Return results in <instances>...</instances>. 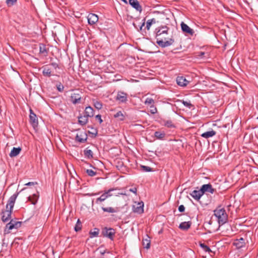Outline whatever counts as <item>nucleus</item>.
<instances>
[{"instance_id": "obj_1", "label": "nucleus", "mask_w": 258, "mask_h": 258, "mask_svg": "<svg viewBox=\"0 0 258 258\" xmlns=\"http://www.w3.org/2000/svg\"><path fill=\"white\" fill-rule=\"evenodd\" d=\"M16 200V194L12 195L8 200L6 208L1 213L2 220L4 222L9 220L11 218L12 210L13 209Z\"/></svg>"}, {"instance_id": "obj_2", "label": "nucleus", "mask_w": 258, "mask_h": 258, "mask_svg": "<svg viewBox=\"0 0 258 258\" xmlns=\"http://www.w3.org/2000/svg\"><path fill=\"white\" fill-rule=\"evenodd\" d=\"M168 28L167 27H162L158 30L156 29V42L162 47H166L172 45L174 42V40L170 39L169 40H163L161 36L162 35H167Z\"/></svg>"}, {"instance_id": "obj_3", "label": "nucleus", "mask_w": 258, "mask_h": 258, "mask_svg": "<svg viewBox=\"0 0 258 258\" xmlns=\"http://www.w3.org/2000/svg\"><path fill=\"white\" fill-rule=\"evenodd\" d=\"M214 215L218 219V221L219 224L223 225L227 222L228 220V215L224 208H221V207H218L214 210Z\"/></svg>"}, {"instance_id": "obj_4", "label": "nucleus", "mask_w": 258, "mask_h": 258, "mask_svg": "<svg viewBox=\"0 0 258 258\" xmlns=\"http://www.w3.org/2000/svg\"><path fill=\"white\" fill-rule=\"evenodd\" d=\"M117 188H111L108 190H105L104 192L101 195V196L96 199L95 203L97 204H100L101 203L104 202L109 197L113 196L112 192L116 190Z\"/></svg>"}, {"instance_id": "obj_5", "label": "nucleus", "mask_w": 258, "mask_h": 258, "mask_svg": "<svg viewBox=\"0 0 258 258\" xmlns=\"http://www.w3.org/2000/svg\"><path fill=\"white\" fill-rule=\"evenodd\" d=\"M115 234V231L112 228L104 227L102 230V235L113 240Z\"/></svg>"}, {"instance_id": "obj_6", "label": "nucleus", "mask_w": 258, "mask_h": 258, "mask_svg": "<svg viewBox=\"0 0 258 258\" xmlns=\"http://www.w3.org/2000/svg\"><path fill=\"white\" fill-rule=\"evenodd\" d=\"M70 98V101L73 104H80L82 100L81 93L80 91L73 92L71 93Z\"/></svg>"}, {"instance_id": "obj_7", "label": "nucleus", "mask_w": 258, "mask_h": 258, "mask_svg": "<svg viewBox=\"0 0 258 258\" xmlns=\"http://www.w3.org/2000/svg\"><path fill=\"white\" fill-rule=\"evenodd\" d=\"M30 122L34 128L38 126V122L36 115L33 112L32 109L30 110Z\"/></svg>"}, {"instance_id": "obj_8", "label": "nucleus", "mask_w": 258, "mask_h": 258, "mask_svg": "<svg viewBox=\"0 0 258 258\" xmlns=\"http://www.w3.org/2000/svg\"><path fill=\"white\" fill-rule=\"evenodd\" d=\"M180 25L181 30L184 33L188 34L190 36H192L194 34V30L190 28L187 25L185 24L184 22H181Z\"/></svg>"}, {"instance_id": "obj_9", "label": "nucleus", "mask_w": 258, "mask_h": 258, "mask_svg": "<svg viewBox=\"0 0 258 258\" xmlns=\"http://www.w3.org/2000/svg\"><path fill=\"white\" fill-rule=\"evenodd\" d=\"M144 203L143 202H139L133 205V211L135 213L142 214L144 212Z\"/></svg>"}, {"instance_id": "obj_10", "label": "nucleus", "mask_w": 258, "mask_h": 258, "mask_svg": "<svg viewBox=\"0 0 258 258\" xmlns=\"http://www.w3.org/2000/svg\"><path fill=\"white\" fill-rule=\"evenodd\" d=\"M127 95L126 93L122 91H119L117 93L116 100L121 103H125L127 100Z\"/></svg>"}, {"instance_id": "obj_11", "label": "nucleus", "mask_w": 258, "mask_h": 258, "mask_svg": "<svg viewBox=\"0 0 258 258\" xmlns=\"http://www.w3.org/2000/svg\"><path fill=\"white\" fill-rule=\"evenodd\" d=\"M88 22L90 25H94L98 21V16L96 14L90 13L87 17Z\"/></svg>"}, {"instance_id": "obj_12", "label": "nucleus", "mask_w": 258, "mask_h": 258, "mask_svg": "<svg viewBox=\"0 0 258 258\" xmlns=\"http://www.w3.org/2000/svg\"><path fill=\"white\" fill-rule=\"evenodd\" d=\"M233 245H235L237 249H240L245 246V239L243 238L235 239L233 242Z\"/></svg>"}, {"instance_id": "obj_13", "label": "nucleus", "mask_w": 258, "mask_h": 258, "mask_svg": "<svg viewBox=\"0 0 258 258\" xmlns=\"http://www.w3.org/2000/svg\"><path fill=\"white\" fill-rule=\"evenodd\" d=\"M201 188L202 191H203V194L206 192L213 194L215 190V189L212 187V185L210 183L203 185Z\"/></svg>"}, {"instance_id": "obj_14", "label": "nucleus", "mask_w": 258, "mask_h": 258, "mask_svg": "<svg viewBox=\"0 0 258 258\" xmlns=\"http://www.w3.org/2000/svg\"><path fill=\"white\" fill-rule=\"evenodd\" d=\"M176 82L179 86L181 87H185L189 83V81L182 76L177 77Z\"/></svg>"}, {"instance_id": "obj_15", "label": "nucleus", "mask_w": 258, "mask_h": 258, "mask_svg": "<svg viewBox=\"0 0 258 258\" xmlns=\"http://www.w3.org/2000/svg\"><path fill=\"white\" fill-rule=\"evenodd\" d=\"M204 195L201 188L198 190H194L190 194V195L196 200H199L201 197Z\"/></svg>"}, {"instance_id": "obj_16", "label": "nucleus", "mask_w": 258, "mask_h": 258, "mask_svg": "<svg viewBox=\"0 0 258 258\" xmlns=\"http://www.w3.org/2000/svg\"><path fill=\"white\" fill-rule=\"evenodd\" d=\"M129 4L137 11L142 12V8L138 0H130Z\"/></svg>"}, {"instance_id": "obj_17", "label": "nucleus", "mask_w": 258, "mask_h": 258, "mask_svg": "<svg viewBox=\"0 0 258 258\" xmlns=\"http://www.w3.org/2000/svg\"><path fill=\"white\" fill-rule=\"evenodd\" d=\"M16 225V222H15L14 220H12L10 222L8 223L6 225L5 229V232L6 233H10V230L13 229L15 226Z\"/></svg>"}, {"instance_id": "obj_18", "label": "nucleus", "mask_w": 258, "mask_h": 258, "mask_svg": "<svg viewBox=\"0 0 258 258\" xmlns=\"http://www.w3.org/2000/svg\"><path fill=\"white\" fill-rule=\"evenodd\" d=\"M191 224V221L181 222L179 225V228L182 230L186 231L190 228Z\"/></svg>"}, {"instance_id": "obj_19", "label": "nucleus", "mask_w": 258, "mask_h": 258, "mask_svg": "<svg viewBox=\"0 0 258 258\" xmlns=\"http://www.w3.org/2000/svg\"><path fill=\"white\" fill-rule=\"evenodd\" d=\"M101 209L104 212H107L109 213H114L118 212V210L117 208L113 207H105L103 205L101 207Z\"/></svg>"}, {"instance_id": "obj_20", "label": "nucleus", "mask_w": 258, "mask_h": 258, "mask_svg": "<svg viewBox=\"0 0 258 258\" xmlns=\"http://www.w3.org/2000/svg\"><path fill=\"white\" fill-rule=\"evenodd\" d=\"M85 115L89 117H93L94 115V110L91 106L86 107L85 109Z\"/></svg>"}, {"instance_id": "obj_21", "label": "nucleus", "mask_w": 258, "mask_h": 258, "mask_svg": "<svg viewBox=\"0 0 258 258\" xmlns=\"http://www.w3.org/2000/svg\"><path fill=\"white\" fill-rule=\"evenodd\" d=\"M216 134V132L215 131L212 130L211 131H208L203 133L201 135V136L204 138L208 139L209 138L214 136Z\"/></svg>"}, {"instance_id": "obj_22", "label": "nucleus", "mask_w": 258, "mask_h": 258, "mask_svg": "<svg viewBox=\"0 0 258 258\" xmlns=\"http://www.w3.org/2000/svg\"><path fill=\"white\" fill-rule=\"evenodd\" d=\"M39 53L45 56L47 55L48 49L46 48L45 44L43 43L39 44Z\"/></svg>"}, {"instance_id": "obj_23", "label": "nucleus", "mask_w": 258, "mask_h": 258, "mask_svg": "<svg viewBox=\"0 0 258 258\" xmlns=\"http://www.w3.org/2000/svg\"><path fill=\"white\" fill-rule=\"evenodd\" d=\"M38 197L39 194L38 192H37L36 194H33L32 196H29L28 197V200L32 204L35 205L37 202Z\"/></svg>"}, {"instance_id": "obj_24", "label": "nucleus", "mask_w": 258, "mask_h": 258, "mask_svg": "<svg viewBox=\"0 0 258 258\" xmlns=\"http://www.w3.org/2000/svg\"><path fill=\"white\" fill-rule=\"evenodd\" d=\"M163 125L164 126L169 127V128H174L175 127V125L173 123L172 121L170 119L169 120H165L163 119L162 120Z\"/></svg>"}, {"instance_id": "obj_25", "label": "nucleus", "mask_w": 258, "mask_h": 258, "mask_svg": "<svg viewBox=\"0 0 258 258\" xmlns=\"http://www.w3.org/2000/svg\"><path fill=\"white\" fill-rule=\"evenodd\" d=\"M88 117L85 115H84V116H80L78 117V121L79 124H80L82 125H85L88 122Z\"/></svg>"}, {"instance_id": "obj_26", "label": "nucleus", "mask_w": 258, "mask_h": 258, "mask_svg": "<svg viewBox=\"0 0 258 258\" xmlns=\"http://www.w3.org/2000/svg\"><path fill=\"white\" fill-rule=\"evenodd\" d=\"M165 133L164 132L156 131L154 133V136L157 139L163 140L165 137Z\"/></svg>"}, {"instance_id": "obj_27", "label": "nucleus", "mask_w": 258, "mask_h": 258, "mask_svg": "<svg viewBox=\"0 0 258 258\" xmlns=\"http://www.w3.org/2000/svg\"><path fill=\"white\" fill-rule=\"evenodd\" d=\"M42 74L44 76L50 77L51 75V70L48 66H45L43 68Z\"/></svg>"}, {"instance_id": "obj_28", "label": "nucleus", "mask_w": 258, "mask_h": 258, "mask_svg": "<svg viewBox=\"0 0 258 258\" xmlns=\"http://www.w3.org/2000/svg\"><path fill=\"white\" fill-rule=\"evenodd\" d=\"M84 154L86 157L88 159H91L93 157V153L91 150L89 149L88 148H87L84 151Z\"/></svg>"}, {"instance_id": "obj_29", "label": "nucleus", "mask_w": 258, "mask_h": 258, "mask_svg": "<svg viewBox=\"0 0 258 258\" xmlns=\"http://www.w3.org/2000/svg\"><path fill=\"white\" fill-rule=\"evenodd\" d=\"M114 117L117 118L119 121L124 120L125 117L122 112L120 111H118L114 115Z\"/></svg>"}, {"instance_id": "obj_30", "label": "nucleus", "mask_w": 258, "mask_h": 258, "mask_svg": "<svg viewBox=\"0 0 258 258\" xmlns=\"http://www.w3.org/2000/svg\"><path fill=\"white\" fill-rule=\"evenodd\" d=\"M156 23V21L155 18H153V19L148 20L146 23V28L147 30H149L150 29L151 25L153 24H155Z\"/></svg>"}, {"instance_id": "obj_31", "label": "nucleus", "mask_w": 258, "mask_h": 258, "mask_svg": "<svg viewBox=\"0 0 258 258\" xmlns=\"http://www.w3.org/2000/svg\"><path fill=\"white\" fill-rule=\"evenodd\" d=\"M99 233V229L97 228H95L93 231L90 232V237L92 238L94 237H97Z\"/></svg>"}, {"instance_id": "obj_32", "label": "nucleus", "mask_w": 258, "mask_h": 258, "mask_svg": "<svg viewBox=\"0 0 258 258\" xmlns=\"http://www.w3.org/2000/svg\"><path fill=\"white\" fill-rule=\"evenodd\" d=\"M143 245L144 248L148 249L150 246V240L148 238L143 239Z\"/></svg>"}, {"instance_id": "obj_33", "label": "nucleus", "mask_w": 258, "mask_h": 258, "mask_svg": "<svg viewBox=\"0 0 258 258\" xmlns=\"http://www.w3.org/2000/svg\"><path fill=\"white\" fill-rule=\"evenodd\" d=\"M82 229V223L79 219L78 220L77 222L75 227V230L76 232L79 231Z\"/></svg>"}, {"instance_id": "obj_34", "label": "nucleus", "mask_w": 258, "mask_h": 258, "mask_svg": "<svg viewBox=\"0 0 258 258\" xmlns=\"http://www.w3.org/2000/svg\"><path fill=\"white\" fill-rule=\"evenodd\" d=\"M154 100L151 98H147L145 101V104L149 106L150 105H152L153 104H154Z\"/></svg>"}, {"instance_id": "obj_35", "label": "nucleus", "mask_w": 258, "mask_h": 258, "mask_svg": "<svg viewBox=\"0 0 258 258\" xmlns=\"http://www.w3.org/2000/svg\"><path fill=\"white\" fill-rule=\"evenodd\" d=\"M141 168L143 171L145 172H151L153 171L152 168L145 165H141Z\"/></svg>"}, {"instance_id": "obj_36", "label": "nucleus", "mask_w": 258, "mask_h": 258, "mask_svg": "<svg viewBox=\"0 0 258 258\" xmlns=\"http://www.w3.org/2000/svg\"><path fill=\"white\" fill-rule=\"evenodd\" d=\"M16 3V0H6V3L8 7H11Z\"/></svg>"}, {"instance_id": "obj_37", "label": "nucleus", "mask_w": 258, "mask_h": 258, "mask_svg": "<svg viewBox=\"0 0 258 258\" xmlns=\"http://www.w3.org/2000/svg\"><path fill=\"white\" fill-rule=\"evenodd\" d=\"M149 108H150V112L151 114H154L157 113V109L156 107L154 106V104H153L152 105L149 106Z\"/></svg>"}, {"instance_id": "obj_38", "label": "nucleus", "mask_w": 258, "mask_h": 258, "mask_svg": "<svg viewBox=\"0 0 258 258\" xmlns=\"http://www.w3.org/2000/svg\"><path fill=\"white\" fill-rule=\"evenodd\" d=\"M200 246L201 247L203 248V249H204V250L205 251L208 252H210L211 251V250L210 248V247L208 246H207V245L205 244L204 243L200 244Z\"/></svg>"}, {"instance_id": "obj_39", "label": "nucleus", "mask_w": 258, "mask_h": 258, "mask_svg": "<svg viewBox=\"0 0 258 258\" xmlns=\"http://www.w3.org/2000/svg\"><path fill=\"white\" fill-rule=\"evenodd\" d=\"M94 106L96 109L99 110L102 108V104L100 102L96 101L94 102Z\"/></svg>"}, {"instance_id": "obj_40", "label": "nucleus", "mask_w": 258, "mask_h": 258, "mask_svg": "<svg viewBox=\"0 0 258 258\" xmlns=\"http://www.w3.org/2000/svg\"><path fill=\"white\" fill-rule=\"evenodd\" d=\"M87 140V137L85 138H82L79 135H77L76 137V141L80 143H84Z\"/></svg>"}, {"instance_id": "obj_41", "label": "nucleus", "mask_w": 258, "mask_h": 258, "mask_svg": "<svg viewBox=\"0 0 258 258\" xmlns=\"http://www.w3.org/2000/svg\"><path fill=\"white\" fill-rule=\"evenodd\" d=\"M86 173L90 176H94L96 175L97 172L96 171H93L92 169H87Z\"/></svg>"}, {"instance_id": "obj_42", "label": "nucleus", "mask_w": 258, "mask_h": 258, "mask_svg": "<svg viewBox=\"0 0 258 258\" xmlns=\"http://www.w3.org/2000/svg\"><path fill=\"white\" fill-rule=\"evenodd\" d=\"M9 155L11 157L16 156V147H13Z\"/></svg>"}, {"instance_id": "obj_43", "label": "nucleus", "mask_w": 258, "mask_h": 258, "mask_svg": "<svg viewBox=\"0 0 258 258\" xmlns=\"http://www.w3.org/2000/svg\"><path fill=\"white\" fill-rule=\"evenodd\" d=\"M56 88L57 90L59 92H62L63 91L64 87L61 83L56 85Z\"/></svg>"}, {"instance_id": "obj_44", "label": "nucleus", "mask_w": 258, "mask_h": 258, "mask_svg": "<svg viewBox=\"0 0 258 258\" xmlns=\"http://www.w3.org/2000/svg\"><path fill=\"white\" fill-rule=\"evenodd\" d=\"M205 54V53L204 52L200 51L197 52V56L200 58H203L204 57Z\"/></svg>"}, {"instance_id": "obj_45", "label": "nucleus", "mask_w": 258, "mask_h": 258, "mask_svg": "<svg viewBox=\"0 0 258 258\" xmlns=\"http://www.w3.org/2000/svg\"><path fill=\"white\" fill-rule=\"evenodd\" d=\"M95 118L96 119L98 120L100 123H101L103 122L101 115L98 114L96 115Z\"/></svg>"}, {"instance_id": "obj_46", "label": "nucleus", "mask_w": 258, "mask_h": 258, "mask_svg": "<svg viewBox=\"0 0 258 258\" xmlns=\"http://www.w3.org/2000/svg\"><path fill=\"white\" fill-rule=\"evenodd\" d=\"M182 103L183 104V105L184 106L188 107H190L191 106H192V105L191 104V103L189 102L183 101Z\"/></svg>"}, {"instance_id": "obj_47", "label": "nucleus", "mask_w": 258, "mask_h": 258, "mask_svg": "<svg viewBox=\"0 0 258 258\" xmlns=\"http://www.w3.org/2000/svg\"><path fill=\"white\" fill-rule=\"evenodd\" d=\"M185 210V207L183 205H181L178 207V211L180 212H183Z\"/></svg>"}, {"instance_id": "obj_48", "label": "nucleus", "mask_w": 258, "mask_h": 258, "mask_svg": "<svg viewBox=\"0 0 258 258\" xmlns=\"http://www.w3.org/2000/svg\"><path fill=\"white\" fill-rule=\"evenodd\" d=\"M130 191L131 192H132L133 193H135V194H136L137 193V188L136 187H134V188H131L130 189Z\"/></svg>"}, {"instance_id": "obj_49", "label": "nucleus", "mask_w": 258, "mask_h": 258, "mask_svg": "<svg viewBox=\"0 0 258 258\" xmlns=\"http://www.w3.org/2000/svg\"><path fill=\"white\" fill-rule=\"evenodd\" d=\"M51 65L52 66H53V67L54 68H55V69H56L57 68H58V64H57L56 63H55V62H52V63H51Z\"/></svg>"}, {"instance_id": "obj_50", "label": "nucleus", "mask_w": 258, "mask_h": 258, "mask_svg": "<svg viewBox=\"0 0 258 258\" xmlns=\"http://www.w3.org/2000/svg\"><path fill=\"white\" fill-rule=\"evenodd\" d=\"M23 222H19V221H17V229L21 227V225L22 224Z\"/></svg>"}, {"instance_id": "obj_51", "label": "nucleus", "mask_w": 258, "mask_h": 258, "mask_svg": "<svg viewBox=\"0 0 258 258\" xmlns=\"http://www.w3.org/2000/svg\"><path fill=\"white\" fill-rule=\"evenodd\" d=\"M37 182H29L26 184V185H34L35 184H37Z\"/></svg>"}, {"instance_id": "obj_52", "label": "nucleus", "mask_w": 258, "mask_h": 258, "mask_svg": "<svg viewBox=\"0 0 258 258\" xmlns=\"http://www.w3.org/2000/svg\"><path fill=\"white\" fill-rule=\"evenodd\" d=\"M145 19H144V22H143V23L142 24L141 26V27H140V29L142 30V27L143 26H145Z\"/></svg>"}, {"instance_id": "obj_53", "label": "nucleus", "mask_w": 258, "mask_h": 258, "mask_svg": "<svg viewBox=\"0 0 258 258\" xmlns=\"http://www.w3.org/2000/svg\"><path fill=\"white\" fill-rule=\"evenodd\" d=\"M21 151V148L20 147H17V155H18L20 152Z\"/></svg>"}, {"instance_id": "obj_54", "label": "nucleus", "mask_w": 258, "mask_h": 258, "mask_svg": "<svg viewBox=\"0 0 258 258\" xmlns=\"http://www.w3.org/2000/svg\"><path fill=\"white\" fill-rule=\"evenodd\" d=\"M118 194L121 195H126V194L125 193H122V192L118 193Z\"/></svg>"}, {"instance_id": "obj_55", "label": "nucleus", "mask_w": 258, "mask_h": 258, "mask_svg": "<svg viewBox=\"0 0 258 258\" xmlns=\"http://www.w3.org/2000/svg\"><path fill=\"white\" fill-rule=\"evenodd\" d=\"M122 2H123L124 3H125V4H127V1L126 0H121Z\"/></svg>"}]
</instances>
